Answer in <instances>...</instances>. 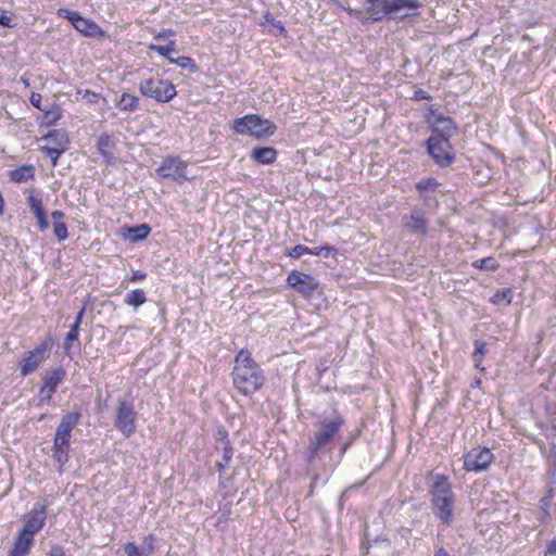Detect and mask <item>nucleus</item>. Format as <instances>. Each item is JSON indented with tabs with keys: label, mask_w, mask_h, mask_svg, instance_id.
I'll use <instances>...</instances> for the list:
<instances>
[{
	"label": "nucleus",
	"mask_w": 556,
	"mask_h": 556,
	"mask_svg": "<svg viewBox=\"0 0 556 556\" xmlns=\"http://www.w3.org/2000/svg\"><path fill=\"white\" fill-rule=\"evenodd\" d=\"M53 232L59 241H63L68 237L67 226L63 222H54Z\"/></svg>",
	"instance_id": "nucleus-41"
},
{
	"label": "nucleus",
	"mask_w": 556,
	"mask_h": 556,
	"mask_svg": "<svg viewBox=\"0 0 556 556\" xmlns=\"http://www.w3.org/2000/svg\"><path fill=\"white\" fill-rule=\"evenodd\" d=\"M472 267L480 270L495 271L500 268V264L493 256H488L480 260H476L472 263Z\"/></svg>",
	"instance_id": "nucleus-28"
},
{
	"label": "nucleus",
	"mask_w": 556,
	"mask_h": 556,
	"mask_svg": "<svg viewBox=\"0 0 556 556\" xmlns=\"http://www.w3.org/2000/svg\"><path fill=\"white\" fill-rule=\"evenodd\" d=\"M46 509V505L36 504L35 507L26 515L25 523L20 532L35 539V534L45 526L47 518Z\"/></svg>",
	"instance_id": "nucleus-13"
},
{
	"label": "nucleus",
	"mask_w": 556,
	"mask_h": 556,
	"mask_svg": "<svg viewBox=\"0 0 556 556\" xmlns=\"http://www.w3.org/2000/svg\"><path fill=\"white\" fill-rule=\"evenodd\" d=\"M231 375L235 388L245 396L255 393L265 382L264 371L248 350L237 353Z\"/></svg>",
	"instance_id": "nucleus-2"
},
{
	"label": "nucleus",
	"mask_w": 556,
	"mask_h": 556,
	"mask_svg": "<svg viewBox=\"0 0 556 556\" xmlns=\"http://www.w3.org/2000/svg\"><path fill=\"white\" fill-rule=\"evenodd\" d=\"M4 200L2 193L0 192V215L3 213Z\"/></svg>",
	"instance_id": "nucleus-61"
},
{
	"label": "nucleus",
	"mask_w": 556,
	"mask_h": 556,
	"mask_svg": "<svg viewBox=\"0 0 556 556\" xmlns=\"http://www.w3.org/2000/svg\"><path fill=\"white\" fill-rule=\"evenodd\" d=\"M43 140L48 141L47 146L62 148L67 150L70 140L64 130L53 129L50 130L43 138Z\"/></svg>",
	"instance_id": "nucleus-22"
},
{
	"label": "nucleus",
	"mask_w": 556,
	"mask_h": 556,
	"mask_svg": "<svg viewBox=\"0 0 556 556\" xmlns=\"http://www.w3.org/2000/svg\"><path fill=\"white\" fill-rule=\"evenodd\" d=\"M27 206L34 215L45 212L41 199L35 197L33 193L27 197Z\"/></svg>",
	"instance_id": "nucleus-37"
},
{
	"label": "nucleus",
	"mask_w": 556,
	"mask_h": 556,
	"mask_svg": "<svg viewBox=\"0 0 556 556\" xmlns=\"http://www.w3.org/2000/svg\"><path fill=\"white\" fill-rule=\"evenodd\" d=\"M56 15L67 20L77 31L87 37L98 38L104 36L103 29L94 21L84 17L78 11L61 8L58 10Z\"/></svg>",
	"instance_id": "nucleus-8"
},
{
	"label": "nucleus",
	"mask_w": 556,
	"mask_h": 556,
	"mask_svg": "<svg viewBox=\"0 0 556 556\" xmlns=\"http://www.w3.org/2000/svg\"><path fill=\"white\" fill-rule=\"evenodd\" d=\"M175 64L181 68H188L191 73H194L198 70L195 62L189 56L176 58Z\"/></svg>",
	"instance_id": "nucleus-38"
},
{
	"label": "nucleus",
	"mask_w": 556,
	"mask_h": 556,
	"mask_svg": "<svg viewBox=\"0 0 556 556\" xmlns=\"http://www.w3.org/2000/svg\"><path fill=\"white\" fill-rule=\"evenodd\" d=\"M265 20L268 24L274 26L279 31V34L285 31V26L282 22L274 18L269 13L265 14Z\"/></svg>",
	"instance_id": "nucleus-45"
},
{
	"label": "nucleus",
	"mask_w": 556,
	"mask_h": 556,
	"mask_svg": "<svg viewBox=\"0 0 556 556\" xmlns=\"http://www.w3.org/2000/svg\"><path fill=\"white\" fill-rule=\"evenodd\" d=\"M554 497V491L553 489H549L547 494L544 495L541 501H540V507H541V517H540V521L541 522H547L548 519H549V511H548V508L551 506V502Z\"/></svg>",
	"instance_id": "nucleus-31"
},
{
	"label": "nucleus",
	"mask_w": 556,
	"mask_h": 556,
	"mask_svg": "<svg viewBox=\"0 0 556 556\" xmlns=\"http://www.w3.org/2000/svg\"><path fill=\"white\" fill-rule=\"evenodd\" d=\"M187 167L188 164L179 156H166L157 167L156 173L162 178H169L181 184L187 179Z\"/></svg>",
	"instance_id": "nucleus-11"
},
{
	"label": "nucleus",
	"mask_w": 556,
	"mask_h": 556,
	"mask_svg": "<svg viewBox=\"0 0 556 556\" xmlns=\"http://www.w3.org/2000/svg\"><path fill=\"white\" fill-rule=\"evenodd\" d=\"M150 231H151V228L147 224H141V225L131 227L128 230V233H129L128 239L131 242L144 240L149 236Z\"/></svg>",
	"instance_id": "nucleus-27"
},
{
	"label": "nucleus",
	"mask_w": 556,
	"mask_h": 556,
	"mask_svg": "<svg viewBox=\"0 0 556 556\" xmlns=\"http://www.w3.org/2000/svg\"><path fill=\"white\" fill-rule=\"evenodd\" d=\"M321 257L324 258L333 257L337 254V249L330 244L321 245Z\"/></svg>",
	"instance_id": "nucleus-49"
},
{
	"label": "nucleus",
	"mask_w": 556,
	"mask_h": 556,
	"mask_svg": "<svg viewBox=\"0 0 556 556\" xmlns=\"http://www.w3.org/2000/svg\"><path fill=\"white\" fill-rule=\"evenodd\" d=\"M367 14L372 21H381L401 10L421 8L420 0H367Z\"/></svg>",
	"instance_id": "nucleus-4"
},
{
	"label": "nucleus",
	"mask_w": 556,
	"mask_h": 556,
	"mask_svg": "<svg viewBox=\"0 0 556 556\" xmlns=\"http://www.w3.org/2000/svg\"><path fill=\"white\" fill-rule=\"evenodd\" d=\"M427 123L437 131L427 140V149L435 164L441 167H447L454 162L452 146L445 134H452L456 127L451 117L440 114L437 110L430 109L427 116Z\"/></svg>",
	"instance_id": "nucleus-1"
},
{
	"label": "nucleus",
	"mask_w": 556,
	"mask_h": 556,
	"mask_svg": "<svg viewBox=\"0 0 556 556\" xmlns=\"http://www.w3.org/2000/svg\"><path fill=\"white\" fill-rule=\"evenodd\" d=\"M137 413L132 402L118 400L114 427L125 437L130 438L136 431Z\"/></svg>",
	"instance_id": "nucleus-9"
},
{
	"label": "nucleus",
	"mask_w": 556,
	"mask_h": 556,
	"mask_svg": "<svg viewBox=\"0 0 556 556\" xmlns=\"http://www.w3.org/2000/svg\"><path fill=\"white\" fill-rule=\"evenodd\" d=\"M511 299H513L511 289L506 288V289L498 290L497 292H495L493 294V296L491 298V303H493L495 305H501L503 303L506 305H509L511 303Z\"/></svg>",
	"instance_id": "nucleus-33"
},
{
	"label": "nucleus",
	"mask_w": 556,
	"mask_h": 556,
	"mask_svg": "<svg viewBox=\"0 0 556 556\" xmlns=\"http://www.w3.org/2000/svg\"><path fill=\"white\" fill-rule=\"evenodd\" d=\"M173 35H174L173 30H170V29H162L161 31H159L154 36V39H156V40H165V39H167L168 37H170Z\"/></svg>",
	"instance_id": "nucleus-54"
},
{
	"label": "nucleus",
	"mask_w": 556,
	"mask_h": 556,
	"mask_svg": "<svg viewBox=\"0 0 556 556\" xmlns=\"http://www.w3.org/2000/svg\"><path fill=\"white\" fill-rule=\"evenodd\" d=\"M219 448L223 451V456L217 463V469L219 472H223L227 467H229L235 451L230 443H226L225 445L219 446Z\"/></svg>",
	"instance_id": "nucleus-30"
},
{
	"label": "nucleus",
	"mask_w": 556,
	"mask_h": 556,
	"mask_svg": "<svg viewBox=\"0 0 556 556\" xmlns=\"http://www.w3.org/2000/svg\"><path fill=\"white\" fill-rule=\"evenodd\" d=\"M10 179L14 182H25L33 179L35 176V168L33 165H22L17 168L10 170Z\"/></svg>",
	"instance_id": "nucleus-23"
},
{
	"label": "nucleus",
	"mask_w": 556,
	"mask_h": 556,
	"mask_svg": "<svg viewBox=\"0 0 556 556\" xmlns=\"http://www.w3.org/2000/svg\"><path fill=\"white\" fill-rule=\"evenodd\" d=\"M343 422L344 420L341 417L321 422V428L315 433L306 448L305 460L307 465H313L315 458L325 452L326 445L334 438Z\"/></svg>",
	"instance_id": "nucleus-3"
},
{
	"label": "nucleus",
	"mask_w": 556,
	"mask_h": 556,
	"mask_svg": "<svg viewBox=\"0 0 556 556\" xmlns=\"http://www.w3.org/2000/svg\"><path fill=\"white\" fill-rule=\"evenodd\" d=\"M36 218H37V224H38V227L41 231L46 230L49 228V222L47 219V215H46V212H41L39 214H36L35 215Z\"/></svg>",
	"instance_id": "nucleus-46"
},
{
	"label": "nucleus",
	"mask_w": 556,
	"mask_h": 556,
	"mask_svg": "<svg viewBox=\"0 0 556 556\" xmlns=\"http://www.w3.org/2000/svg\"><path fill=\"white\" fill-rule=\"evenodd\" d=\"M434 556H451V555L443 546H440L435 549Z\"/></svg>",
	"instance_id": "nucleus-58"
},
{
	"label": "nucleus",
	"mask_w": 556,
	"mask_h": 556,
	"mask_svg": "<svg viewBox=\"0 0 556 556\" xmlns=\"http://www.w3.org/2000/svg\"><path fill=\"white\" fill-rule=\"evenodd\" d=\"M66 378V370L63 367H54L46 372L43 378V384L48 387V391L52 390L56 392V389L61 382Z\"/></svg>",
	"instance_id": "nucleus-21"
},
{
	"label": "nucleus",
	"mask_w": 556,
	"mask_h": 556,
	"mask_svg": "<svg viewBox=\"0 0 556 556\" xmlns=\"http://www.w3.org/2000/svg\"><path fill=\"white\" fill-rule=\"evenodd\" d=\"M431 96L424 89L418 88L415 90L413 100L420 101V100H430Z\"/></svg>",
	"instance_id": "nucleus-50"
},
{
	"label": "nucleus",
	"mask_w": 556,
	"mask_h": 556,
	"mask_svg": "<svg viewBox=\"0 0 556 556\" xmlns=\"http://www.w3.org/2000/svg\"><path fill=\"white\" fill-rule=\"evenodd\" d=\"M404 227L412 232L426 236L428 232V219L424 212L414 211L404 217Z\"/></svg>",
	"instance_id": "nucleus-16"
},
{
	"label": "nucleus",
	"mask_w": 556,
	"mask_h": 556,
	"mask_svg": "<svg viewBox=\"0 0 556 556\" xmlns=\"http://www.w3.org/2000/svg\"><path fill=\"white\" fill-rule=\"evenodd\" d=\"M309 252V248L303 244L294 245L291 249H287L285 254L292 258H300L302 255L307 254Z\"/></svg>",
	"instance_id": "nucleus-39"
},
{
	"label": "nucleus",
	"mask_w": 556,
	"mask_h": 556,
	"mask_svg": "<svg viewBox=\"0 0 556 556\" xmlns=\"http://www.w3.org/2000/svg\"><path fill=\"white\" fill-rule=\"evenodd\" d=\"M84 98L88 100L90 103H97L100 96L97 92H93L91 90H85Z\"/></svg>",
	"instance_id": "nucleus-51"
},
{
	"label": "nucleus",
	"mask_w": 556,
	"mask_h": 556,
	"mask_svg": "<svg viewBox=\"0 0 556 556\" xmlns=\"http://www.w3.org/2000/svg\"><path fill=\"white\" fill-rule=\"evenodd\" d=\"M42 97L38 92H31L29 97V102L31 105L40 111H42L45 108L41 106Z\"/></svg>",
	"instance_id": "nucleus-48"
},
{
	"label": "nucleus",
	"mask_w": 556,
	"mask_h": 556,
	"mask_svg": "<svg viewBox=\"0 0 556 556\" xmlns=\"http://www.w3.org/2000/svg\"><path fill=\"white\" fill-rule=\"evenodd\" d=\"M452 484L446 475H435L433 484L430 489L431 502L442 497L453 496Z\"/></svg>",
	"instance_id": "nucleus-17"
},
{
	"label": "nucleus",
	"mask_w": 556,
	"mask_h": 556,
	"mask_svg": "<svg viewBox=\"0 0 556 556\" xmlns=\"http://www.w3.org/2000/svg\"><path fill=\"white\" fill-rule=\"evenodd\" d=\"M139 104V98L130 94V93H123L119 101L116 103V106L121 111L125 112H134L137 110Z\"/></svg>",
	"instance_id": "nucleus-25"
},
{
	"label": "nucleus",
	"mask_w": 556,
	"mask_h": 556,
	"mask_svg": "<svg viewBox=\"0 0 556 556\" xmlns=\"http://www.w3.org/2000/svg\"><path fill=\"white\" fill-rule=\"evenodd\" d=\"M486 353V343L484 341L477 340L475 341V351L472 353V357L475 361V365L477 368L483 370L481 367L482 359Z\"/></svg>",
	"instance_id": "nucleus-32"
},
{
	"label": "nucleus",
	"mask_w": 556,
	"mask_h": 556,
	"mask_svg": "<svg viewBox=\"0 0 556 556\" xmlns=\"http://www.w3.org/2000/svg\"><path fill=\"white\" fill-rule=\"evenodd\" d=\"M154 541V536L152 534H149L148 536L144 538V542L148 543V546L150 549H153V543Z\"/></svg>",
	"instance_id": "nucleus-60"
},
{
	"label": "nucleus",
	"mask_w": 556,
	"mask_h": 556,
	"mask_svg": "<svg viewBox=\"0 0 556 556\" xmlns=\"http://www.w3.org/2000/svg\"><path fill=\"white\" fill-rule=\"evenodd\" d=\"M22 83H23V85H24L25 87H28V86H29L28 80H27V79H25V78H22Z\"/></svg>",
	"instance_id": "nucleus-63"
},
{
	"label": "nucleus",
	"mask_w": 556,
	"mask_h": 556,
	"mask_svg": "<svg viewBox=\"0 0 556 556\" xmlns=\"http://www.w3.org/2000/svg\"><path fill=\"white\" fill-rule=\"evenodd\" d=\"M433 514L445 526L453 522L455 496L442 497L431 502Z\"/></svg>",
	"instance_id": "nucleus-15"
},
{
	"label": "nucleus",
	"mask_w": 556,
	"mask_h": 556,
	"mask_svg": "<svg viewBox=\"0 0 556 556\" xmlns=\"http://www.w3.org/2000/svg\"><path fill=\"white\" fill-rule=\"evenodd\" d=\"M54 393L52 390L48 391V387L43 384L39 390L40 403L50 402Z\"/></svg>",
	"instance_id": "nucleus-44"
},
{
	"label": "nucleus",
	"mask_w": 556,
	"mask_h": 556,
	"mask_svg": "<svg viewBox=\"0 0 556 556\" xmlns=\"http://www.w3.org/2000/svg\"><path fill=\"white\" fill-rule=\"evenodd\" d=\"M233 130L240 135H251L256 138L271 136L276 126L269 119H263L256 114H248L233 121Z\"/></svg>",
	"instance_id": "nucleus-5"
},
{
	"label": "nucleus",
	"mask_w": 556,
	"mask_h": 556,
	"mask_svg": "<svg viewBox=\"0 0 556 556\" xmlns=\"http://www.w3.org/2000/svg\"><path fill=\"white\" fill-rule=\"evenodd\" d=\"M166 59L168 60V62H169V63L175 64V59H176V58H173V56H170V54H169V55H168V58H166Z\"/></svg>",
	"instance_id": "nucleus-62"
},
{
	"label": "nucleus",
	"mask_w": 556,
	"mask_h": 556,
	"mask_svg": "<svg viewBox=\"0 0 556 556\" xmlns=\"http://www.w3.org/2000/svg\"><path fill=\"white\" fill-rule=\"evenodd\" d=\"M45 418H46V414H42V415L39 416L38 420L42 421Z\"/></svg>",
	"instance_id": "nucleus-64"
},
{
	"label": "nucleus",
	"mask_w": 556,
	"mask_h": 556,
	"mask_svg": "<svg viewBox=\"0 0 556 556\" xmlns=\"http://www.w3.org/2000/svg\"><path fill=\"white\" fill-rule=\"evenodd\" d=\"M124 551L127 556H141L138 546L134 542H128L124 546Z\"/></svg>",
	"instance_id": "nucleus-47"
},
{
	"label": "nucleus",
	"mask_w": 556,
	"mask_h": 556,
	"mask_svg": "<svg viewBox=\"0 0 556 556\" xmlns=\"http://www.w3.org/2000/svg\"><path fill=\"white\" fill-rule=\"evenodd\" d=\"M321 253H323V251H321V245H320V247H316L313 249L309 248V252L307 254L321 256Z\"/></svg>",
	"instance_id": "nucleus-59"
},
{
	"label": "nucleus",
	"mask_w": 556,
	"mask_h": 556,
	"mask_svg": "<svg viewBox=\"0 0 556 556\" xmlns=\"http://www.w3.org/2000/svg\"><path fill=\"white\" fill-rule=\"evenodd\" d=\"M439 182L437 179L432 177L425 178L416 184V189L419 192H426V191H434L439 187Z\"/></svg>",
	"instance_id": "nucleus-35"
},
{
	"label": "nucleus",
	"mask_w": 556,
	"mask_h": 556,
	"mask_svg": "<svg viewBox=\"0 0 556 556\" xmlns=\"http://www.w3.org/2000/svg\"><path fill=\"white\" fill-rule=\"evenodd\" d=\"M214 438L216 440V450H219V446L225 445L226 443H230L228 440V432L224 427H218L215 431Z\"/></svg>",
	"instance_id": "nucleus-42"
},
{
	"label": "nucleus",
	"mask_w": 556,
	"mask_h": 556,
	"mask_svg": "<svg viewBox=\"0 0 556 556\" xmlns=\"http://www.w3.org/2000/svg\"><path fill=\"white\" fill-rule=\"evenodd\" d=\"M175 45L176 43H175L174 40H170L165 46H160V45L151 43L149 46V49L152 50V51L157 52L160 55H162L164 58H168V55L172 54V52L175 51Z\"/></svg>",
	"instance_id": "nucleus-34"
},
{
	"label": "nucleus",
	"mask_w": 556,
	"mask_h": 556,
	"mask_svg": "<svg viewBox=\"0 0 556 556\" xmlns=\"http://www.w3.org/2000/svg\"><path fill=\"white\" fill-rule=\"evenodd\" d=\"M147 302V295L143 289H136L128 292L124 298V303L134 308H138Z\"/></svg>",
	"instance_id": "nucleus-24"
},
{
	"label": "nucleus",
	"mask_w": 556,
	"mask_h": 556,
	"mask_svg": "<svg viewBox=\"0 0 556 556\" xmlns=\"http://www.w3.org/2000/svg\"><path fill=\"white\" fill-rule=\"evenodd\" d=\"M12 13L5 10L0 9V25L3 27H14L15 24L13 23Z\"/></svg>",
	"instance_id": "nucleus-43"
},
{
	"label": "nucleus",
	"mask_w": 556,
	"mask_h": 556,
	"mask_svg": "<svg viewBox=\"0 0 556 556\" xmlns=\"http://www.w3.org/2000/svg\"><path fill=\"white\" fill-rule=\"evenodd\" d=\"M464 470L467 472H481L489 469L495 459L490 448L477 445L464 455Z\"/></svg>",
	"instance_id": "nucleus-10"
},
{
	"label": "nucleus",
	"mask_w": 556,
	"mask_h": 556,
	"mask_svg": "<svg viewBox=\"0 0 556 556\" xmlns=\"http://www.w3.org/2000/svg\"><path fill=\"white\" fill-rule=\"evenodd\" d=\"M147 277V274L144 271H141V270H136L132 273V275L130 276L129 278V281L130 282H138V281H142L144 280Z\"/></svg>",
	"instance_id": "nucleus-52"
},
{
	"label": "nucleus",
	"mask_w": 556,
	"mask_h": 556,
	"mask_svg": "<svg viewBox=\"0 0 556 556\" xmlns=\"http://www.w3.org/2000/svg\"><path fill=\"white\" fill-rule=\"evenodd\" d=\"M35 539L18 531L8 556H28Z\"/></svg>",
	"instance_id": "nucleus-18"
},
{
	"label": "nucleus",
	"mask_w": 556,
	"mask_h": 556,
	"mask_svg": "<svg viewBox=\"0 0 556 556\" xmlns=\"http://www.w3.org/2000/svg\"><path fill=\"white\" fill-rule=\"evenodd\" d=\"M545 554L556 556V538L547 544Z\"/></svg>",
	"instance_id": "nucleus-56"
},
{
	"label": "nucleus",
	"mask_w": 556,
	"mask_h": 556,
	"mask_svg": "<svg viewBox=\"0 0 556 556\" xmlns=\"http://www.w3.org/2000/svg\"><path fill=\"white\" fill-rule=\"evenodd\" d=\"M54 345V340L51 336L45 338V340L35 346L34 350L29 351L25 357L20 362V370L23 377L34 372L39 365L49 358L51 350Z\"/></svg>",
	"instance_id": "nucleus-7"
},
{
	"label": "nucleus",
	"mask_w": 556,
	"mask_h": 556,
	"mask_svg": "<svg viewBox=\"0 0 556 556\" xmlns=\"http://www.w3.org/2000/svg\"><path fill=\"white\" fill-rule=\"evenodd\" d=\"M78 337H79V327L72 325L71 329L67 332V334L65 337V340H64V350L66 352L70 351V349L72 348L73 342L76 341V342L79 343Z\"/></svg>",
	"instance_id": "nucleus-36"
},
{
	"label": "nucleus",
	"mask_w": 556,
	"mask_h": 556,
	"mask_svg": "<svg viewBox=\"0 0 556 556\" xmlns=\"http://www.w3.org/2000/svg\"><path fill=\"white\" fill-rule=\"evenodd\" d=\"M85 313H86V305H84L79 312L77 313L76 317H75V321L73 324V326H77V327H80L81 323H83V318L85 316Z\"/></svg>",
	"instance_id": "nucleus-55"
},
{
	"label": "nucleus",
	"mask_w": 556,
	"mask_h": 556,
	"mask_svg": "<svg viewBox=\"0 0 556 556\" xmlns=\"http://www.w3.org/2000/svg\"><path fill=\"white\" fill-rule=\"evenodd\" d=\"M48 556H65L64 548L60 545H53L48 553Z\"/></svg>",
	"instance_id": "nucleus-53"
},
{
	"label": "nucleus",
	"mask_w": 556,
	"mask_h": 556,
	"mask_svg": "<svg viewBox=\"0 0 556 556\" xmlns=\"http://www.w3.org/2000/svg\"><path fill=\"white\" fill-rule=\"evenodd\" d=\"M42 150L47 153V155L51 159V163L53 166L56 165L58 163V160L59 157L61 156V154L63 152H65L66 150L64 149H60V148H56V147H50V146H45L42 147Z\"/></svg>",
	"instance_id": "nucleus-40"
},
{
	"label": "nucleus",
	"mask_w": 556,
	"mask_h": 556,
	"mask_svg": "<svg viewBox=\"0 0 556 556\" xmlns=\"http://www.w3.org/2000/svg\"><path fill=\"white\" fill-rule=\"evenodd\" d=\"M139 91L142 96L152 98L157 102H169L177 94L173 83L164 79H143L139 83Z\"/></svg>",
	"instance_id": "nucleus-6"
},
{
	"label": "nucleus",
	"mask_w": 556,
	"mask_h": 556,
	"mask_svg": "<svg viewBox=\"0 0 556 556\" xmlns=\"http://www.w3.org/2000/svg\"><path fill=\"white\" fill-rule=\"evenodd\" d=\"M278 152L273 147H256L250 152V157L262 165L273 164L277 159Z\"/></svg>",
	"instance_id": "nucleus-19"
},
{
	"label": "nucleus",
	"mask_w": 556,
	"mask_h": 556,
	"mask_svg": "<svg viewBox=\"0 0 556 556\" xmlns=\"http://www.w3.org/2000/svg\"><path fill=\"white\" fill-rule=\"evenodd\" d=\"M287 282L294 290L307 296L318 288V282L313 276L295 270L288 275Z\"/></svg>",
	"instance_id": "nucleus-14"
},
{
	"label": "nucleus",
	"mask_w": 556,
	"mask_h": 556,
	"mask_svg": "<svg viewBox=\"0 0 556 556\" xmlns=\"http://www.w3.org/2000/svg\"><path fill=\"white\" fill-rule=\"evenodd\" d=\"M81 418L80 412H71L61 418L56 431L54 434V444H67L71 445V437L73 429L79 424Z\"/></svg>",
	"instance_id": "nucleus-12"
},
{
	"label": "nucleus",
	"mask_w": 556,
	"mask_h": 556,
	"mask_svg": "<svg viewBox=\"0 0 556 556\" xmlns=\"http://www.w3.org/2000/svg\"><path fill=\"white\" fill-rule=\"evenodd\" d=\"M51 217L54 219V222H60L65 217V214L62 211H53L51 213Z\"/></svg>",
	"instance_id": "nucleus-57"
},
{
	"label": "nucleus",
	"mask_w": 556,
	"mask_h": 556,
	"mask_svg": "<svg viewBox=\"0 0 556 556\" xmlns=\"http://www.w3.org/2000/svg\"><path fill=\"white\" fill-rule=\"evenodd\" d=\"M43 124L51 126L54 125L61 117L62 112L59 105L53 104L50 109H43Z\"/></svg>",
	"instance_id": "nucleus-29"
},
{
	"label": "nucleus",
	"mask_w": 556,
	"mask_h": 556,
	"mask_svg": "<svg viewBox=\"0 0 556 556\" xmlns=\"http://www.w3.org/2000/svg\"><path fill=\"white\" fill-rule=\"evenodd\" d=\"M53 458L60 467H63L68 462L70 445L67 444H54L52 446Z\"/></svg>",
	"instance_id": "nucleus-26"
},
{
	"label": "nucleus",
	"mask_w": 556,
	"mask_h": 556,
	"mask_svg": "<svg viewBox=\"0 0 556 556\" xmlns=\"http://www.w3.org/2000/svg\"><path fill=\"white\" fill-rule=\"evenodd\" d=\"M113 148H114V142L112 141L110 135L102 134L99 136V138L97 140V149H98V152L103 157V162L105 164H113L115 162Z\"/></svg>",
	"instance_id": "nucleus-20"
}]
</instances>
